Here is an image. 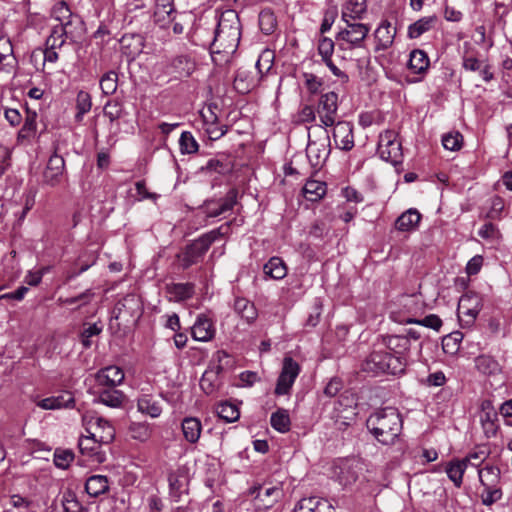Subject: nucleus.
Segmentation results:
<instances>
[{"mask_svg":"<svg viewBox=\"0 0 512 512\" xmlns=\"http://www.w3.org/2000/svg\"><path fill=\"white\" fill-rule=\"evenodd\" d=\"M118 311L117 317H124L126 315L130 317L139 318L142 315V303L140 298L135 294H127L123 297L116 306Z\"/></svg>","mask_w":512,"mask_h":512,"instance_id":"a878e982","label":"nucleus"},{"mask_svg":"<svg viewBox=\"0 0 512 512\" xmlns=\"http://www.w3.org/2000/svg\"><path fill=\"white\" fill-rule=\"evenodd\" d=\"M271 426L280 433H286L290 430L291 421L289 413L286 409H278L272 413L270 418Z\"/></svg>","mask_w":512,"mask_h":512,"instance_id":"37998d69","label":"nucleus"},{"mask_svg":"<svg viewBox=\"0 0 512 512\" xmlns=\"http://www.w3.org/2000/svg\"><path fill=\"white\" fill-rule=\"evenodd\" d=\"M37 117H38L37 112L26 106L24 123L17 135L18 141L30 142L31 140L37 138V131H38Z\"/></svg>","mask_w":512,"mask_h":512,"instance_id":"393cba45","label":"nucleus"},{"mask_svg":"<svg viewBox=\"0 0 512 512\" xmlns=\"http://www.w3.org/2000/svg\"><path fill=\"white\" fill-rule=\"evenodd\" d=\"M332 129L335 147L342 151H350L354 147L353 124L349 121H337Z\"/></svg>","mask_w":512,"mask_h":512,"instance_id":"2eb2a0df","label":"nucleus"},{"mask_svg":"<svg viewBox=\"0 0 512 512\" xmlns=\"http://www.w3.org/2000/svg\"><path fill=\"white\" fill-rule=\"evenodd\" d=\"M128 431L134 440L140 442L149 440L153 432L151 425L147 422H132L129 425Z\"/></svg>","mask_w":512,"mask_h":512,"instance_id":"a18cd8bd","label":"nucleus"},{"mask_svg":"<svg viewBox=\"0 0 512 512\" xmlns=\"http://www.w3.org/2000/svg\"><path fill=\"white\" fill-rule=\"evenodd\" d=\"M124 400V394L120 390L107 387L99 392L98 401L108 407H120Z\"/></svg>","mask_w":512,"mask_h":512,"instance_id":"a19ab883","label":"nucleus"},{"mask_svg":"<svg viewBox=\"0 0 512 512\" xmlns=\"http://www.w3.org/2000/svg\"><path fill=\"white\" fill-rule=\"evenodd\" d=\"M489 456V450L486 447H477L469 452L462 461H465L466 466L479 467Z\"/></svg>","mask_w":512,"mask_h":512,"instance_id":"13d9d810","label":"nucleus"},{"mask_svg":"<svg viewBox=\"0 0 512 512\" xmlns=\"http://www.w3.org/2000/svg\"><path fill=\"white\" fill-rule=\"evenodd\" d=\"M421 214L417 209L410 208L403 212L395 221V228L400 232H410L417 229Z\"/></svg>","mask_w":512,"mask_h":512,"instance_id":"2f4dec72","label":"nucleus"},{"mask_svg":"<svg viewBox=\"0 0 512 512\" xmlns=\"http://www.w3.org/2000/svg\"><path fill=\"white\" fill-rule=\"evenodd\" d=\"M373 437L382 445H393L403 429V420L394 407H385L373 412L366 420Z\"/></svg>","mask_w":512,"mask_h":512,"instance_id":"f257e3e1","label":"nucleus"},{"mask_svg":"<svg viewBox=\"0 0 512 512\" xmlns=\"http://www.w3.org/2000/svg\"><path fill=\"white\" fill-rule=\"evenodd\" d=\"M120 46L123 54L135 59L143 51L144 39L139 34H125L120 40Z\"/></svg>","mask_w":512,"mask_h":512,"instance_id":"c756f323","label":"nucleus"},{"mask_svg":"<svg viewBox=\"0 0 512 512\" xmlns=\"http://www.w3.org/2000/svg\"><path fill=\"white\" fill-rule=\"evenodd\" d=\"M165 289L169 300L174 302L188 300L195 294V285L191 282L170 283L166 285Z\"/></svg>","mask_w":512,"mask_h":512,"instance_id":"c85d7f7f","label":"nucleus"},{"mask_svg":"<svg viewBox=\"0 0 512 512\" xmlns=\"http://www.w3.org/2000/svg\"><path fill=\"white\" fill-rule=\"evenodd\" d=\"M479 481L484 488L497 486L500 481V469L496 466H485L478 470Z\"/></svg>","mask_w":512,"mask_h":512,"instance_id":"79ce46f5","label":"nucleus"},{"mask_svg":"<svg viewBox=\"0 0 512 512\" xmlns=\"http://www.w3.org/2000/svg\"><path fill=\"white\" fill-rule=\"evenodd\" d=\"M182 432L186 441L191 444H195L198 442L201 431L202 424L201 421L196 417H186L183 419L182 424Z\"/></svg>","mask_w":512,"mask_h":512,"instance_id":"c9c22d12","label":"nucleus"},{"mask_svg":"<svg viewBox=\"0 0 512 512\" xmlns=\"http://www.w3.org/2000/svg\"><path fill=\"white\" fill-rule=\"evenodd\" d=\"M502 497V491L497 486H492L491 488H484L481 494V500L483 505L491 506L495 502H497Z\"/></svg>","mask_w":512,"mask_h":512,"instance_id":"774afa93","label":"nucleus"},{"mask_svg":"<svg viewBox=\"0 0 512 512\" xmlns=\"http://www.w3.org/2000/svg\"><path fill=\"white\" fill-rule=\"evenodd\" d=\"M304 84L310 94H318L322 91L323 80L313 73H303Z\"/></svg>","mask_w":512,"mask_h":512,"instance_id":"69168bd1","label":"nucleus"},{"mask_svg":"<svg viewBox=\"0 0 512 512\" xmlns=\"http://www.w3.org/2000/svg\"><path fill=\"white\" fill-rule=\"evenodd\" d=\"M303 193L308 201H317L326 193V185L323 182L309 180L303 187Z\"/></svg>","mask_w":512,"mask_h":512,"instance_id":"c03bdc74","label":"nucleus"},{"mask_svg":"<svg viewBox=\"0 0 512 512\" xmlns=\"http://www.w3.org/2000/svg\"><path fill=\"white\" fill-rule=\"evenodd\" d=\"M101 443L92 435L81 436L78 447L83 455L93 458L97 462L104 461V454L99 451Z\"/></svg>","mask_w":512,"mask_h":512,"instance_id":"7c9ffc66","label":"nucleus"},{"mask_svg":"<svg viewBox=\"0 0 512 512\" xmlns=\"http://www.w3.org/2000/svg\"><path fill=\"white\" fill-rule=\"evenodd\" d=\"M241 25L238 14L234 10H226L218 20L212 48L213 52L233 53L239 45Z\"/></svg>","mask_w":512,"mask_h":512,"instance_id":"f03ea898","label":"nucleus"},{"mask_svg":"<svg viewBox=\"0 0 512 512\" xmlns=\"http://www.w3.org/2000/svg\"><path fill=\"white\" fill-rule=\"evenodd\" d=\"M92 107L91 95L86 91H79L76 97V109L75 120L81 122L85 114H87Z\"/></svg>","mask_w":512,"mask_h":512,"instance_id":"09e8293b","label":"nucleus"},{"mask_svg":"<svg viewBox=\"0 0 512 512\" xmlns=\"http://www.w3.org/2000/svg\"><path fill=\"white\" fill-rule=\"evenodd\" d=\"M480 422L483 431L488 438L496 435L498 431V414L490 401H484L482 403Z\"/></svg>","mask_w":512,"mask_h":512,"instance_id":"4be33fe9","label":"nucleus"},{"mask_svg":"<svg viewBox=\"0 0 512 512\" xmlns=\"http://www.w3.org/2000/svg\"><path fill=\"white\" fill-rule=\"evenodd\" d=\"M65 171V160L56 152L48 159L46 168L43 172V182L51 187L58 186L63 179Z\"/></svg>","mask_w":512,"mask_h":512,"instance_id":"dca6fc26","label":"nucleus"},{"mask_svg":"<svg viewBox=\"0 0 512 512\" xmlns=\"http://www.w3.org/2000/svg\"><path fill=\"white\" fill-rule=\"evenodd\" d=\"M109 490L108 478L104 475H92L85 483V491L91 497H98Z\"/></svg>","mask_w":512,"mask_h":512,"instance_id":"e433bc0d","label":"nucleus"},{"mask_svg":"<svg viewBox=\"0 0 512 512\" xmlns=\"http://www.w3.org/2000/svg\"><path fill=\"white\" fill-rule=\"evenodd\" d=\"M195 61L188 55H178L174 57L169 66V73L174 74L176 78L189 77L195 70Z\"/></svg>","mask_w":512,"mask_h":512,"instance_id":"bb28decb","label":"nucleus"},{"mask_svg":"<svg viewBox=\"0 0 512 512\" xmlns=\"http://www.w3.org/2000/svg\"><path fill=\"white\" fill-rule=\"evenodd\" d=\"M381 343L392 353V357H401L404 360L405 368L408 364V354L411 348L409 337L403 335H382Z\"/></svg>","mask_w":512,"mask_h":512,"instance_id":"f3484780","label":"nucleus"},{"mask_svg":"<svg viewBox=\"0 0 512 512\" xmlns=\"http://www.w3.org/2000/svg\"><path fill=\"white\" fill-rule=\"evenodd\" d=\"M235 312L247 323H253L258 317L254 303L244 297H237L234 301Z\"/></svg>","mask_w":512,"mask_h":512,"instance_id":"72a5a7b5","label":"nucleus"},{"mask_svg":"<svg viewBox=\"0 0 512 512\" xmlns=\"http://www.w3.org/2000/svg\"><path fill=\"white\" fill-rule=\"evenodd\" d=\"M362 369L373 374L399 375L405 372V363L401 357H392V353L374 350L363 362Z\"/></svg>","mask_w":512,"mask_h":512,"instance_id":"7ed1b4c3","label":"nucleus"},{"mask_svg":"<svg viewBox=\"0 0 512 512\" xmlns=\"http://www.w3.org/2000/svg\"><path fill=\"white\" fill-rule=\"evenodd\" d=\"M104 115L114 122L123 116V105L117 100H109L104 106Z\"/></svg>","mask_w":512,"mask_h":512,"instance_id":"0e129e2a","label":"nucleus"},{"mask_svg":"<svg viewBox=\"0 0 512 512\" xmlns=\"http://www.w3.org/2000/svg\"><path fill=\"white\" fill-rule=\"evenodd\" d=\"M238 191L230 189L224 198L220 199L217 203L219 206L218 212H210V217H218L225 212L232 210L237 203Z\"/></svg>","mask_w":512,"mask_h":512,"instance_id":"3c124183","label":"nucleus"},{"mask_svg":"<svg viewBox=\"0 0 512 512\" xmlns=\"http://www.w3.org/2000/svg\"><path fill=\"white\" fill-rule=\"evenodd\" d=\"M137 410L151 418H158L162 414L163 407L156 396L142 392L137 398Z\"/></svg>","mask_w":512,"mask_h":512,"instance_id":"412c9836","label":"nucleus"},{"mask_svg":"<svg viewBox=\"0 0 512 512\" xmlns=\"http://www.w3.org/2000/svg\"><path fill=\"white\" fill-rule=\"evenodd\" d=\"M263 272L271 279L281 280L287 275V267L282 258L275 256L263 266Z\"/></svg>","mask_w":512,"mask_h":512,"instance_id":"58836bf2","label":"nucleus"},{"mask_svg":"<svg viewBox=\"0 0 512 512\" xmlns=\"http://www.w3.org/2000/svg\"><path fill=\"white\" fill-rule=\"evenodd\" d=\"M124 378L125 374L123 370L114 365L104 367L95 374V379L98 385L110 388H115L122 384Z\"/></svg>","mask_w":512,"mask_h":512,"instance_id":"aec40b11","label":"nucleus"},{"mask_svg":"<svg viewBox=\"0 0 512 512\" xmlns=\"http://www.w3.org/2000/svg\"><path fill=\"white\" fill-rule=\"evenodd\" d=\"M75 458L74 452L70 449L57 448L54 451L53 462L57 468L67 469Z\"/></svg>","mask_w":512,"mask_h":512,"instance_id":"4d7b16f0","label":"nucleus"},{"mask_svg":"<svg viewBox=\"0 0 512 512\" xmlns=\"http://www.w3.org/2000/svg\"><path fill=\"white\" fill-rule=\"evenodd\" d=\"M367 10V0H346L343 5V17L350 15L357 16Z\"/></svg>","mask_w":512,"mask_h":512,"instance_id":"680f3d73","label":"nucleus"},{"mask_svg":"<svg viewBox=\"0 0 512 512\" xmlns=\"http://www.w3.org/2000/svg\"><path fill=\"white\" fill-rule=\"evenodd\" d=\"M466 468L467 466L465 461H462V459L452 460L445 467V472L447 473L448 478L457 488H460L462 485L463 475Z\"/></svg>","mask_w":512,"mask_h":512,"instance_id":"ea45409f","label":"nucleus"},{"mask_svg":"<svg viewBox=\"0 0 512 512\" xmlns=\"http://www.w3.org/2000/svg\"><path fill=\"white\" fill-rule=\"evenodd\" d=\"M61 503L64 512H82V504L79 502L76 493L71 489L63 492Z\"/></svg>","mask_w":512,"mask_h":512,"instance_id":"864d4df0","label":"nucleus"},{"mask_svg":"<svg viewBox=\"0 0 512 512\" xmlns=\"http://www.w3.org/2000/svg\"><path fill=\"white\" fill-rule=\"evenodd\" d=\"M217 414L219 418L223 419L227 423L235 422L240 417L238 406L228 401L218 405Z\"/></svg>","mask_w":512,"mask_h":512,"instance_id":"8fccbe9b","label":"nucleus"},{"mask_svg":"<svg viewBox=\"0 0 512 512\" xmlns=\"http://www.w3.org/2000/svg\"><path fill=\"white\" fill-rule=\"evenodd\" d=\"M219 235L220 233L218 230H212L188 244L183 251L176 255L179 266L183 270H186L192 265L198 263L206 254L210 246L217 240Z\"/></svg>","mask_w":512,"mask_h":512,"instance_id":"20e7f679","label":"nucleus"},{"mask_svg":"<svg viewBox=\"0 0 512 512\" xmlns=\"http://www.w3.org/2000/svg\"><path fill=\"white\" fill-rule=\"evenodd\" d=\"M397 30L388 20H382L376 30L374 31V38L376 41L375 50H387L393 43Z\"/></svg>","mask_w":512,"mask_h":512,"instance_id":"6ab92c4d","label":"nucleus"},{"mask_svg":"<svg viewBox=\"0 0 512 512\" xmlns=\"http://www.w3.org/2000/svg\"><path fill=\"white\" fill-rule=\"evenodd\" d=\"M316 112L320 120L319 127L327 131L328 127H332L337 121L338 114V94L334 91L321 94Z\"/></svg>","mask_w":512,"mask_h":512,"instance_id":"0eeeda50","label":"nucleus"},{"mask_svg":"<svg viewBox=\"0 0 512 512\" xmlns=\"http://www.w3.org/2000/svg\"><path fill=\"white\" fill-rule=\"evenodd\" d=\"M481 299L475 293H466L461 296L458 303V315L466 316L467 324H472L481 310Z\"/></svg>","mask_w":512,"mask_h":512,"instance_id":"a211bd4d","label":"nucleus"},{"mask_svg":"<svg viewBox=\"0 0 512 512\" xmlns=\"http://www.w3.org/2000/svg\"><path fill=\"white\" fill-rule=\"evenodd\" d=\"M363 14L364 13H360L357 16L350 15L344 18L343 12L341 13V18L346 23V26L338 33L337 40L347 43L348 48L362 47L370 31L368 25L355 22V20L361 18Z\"/></svg>","mask_w":512,"mask_h":512,"instance_id":"39448f33","label":"nucleus"},{"mask_svg":"<svg viewBox=\"0 0 512 512\" xmlns=\"http://www.w3.org/2000/svg\"><path fill=\"white\" fill-rule=\"evenodd\" d=\"M180 151L182 154L196 153L199 149V145L195 140L194 136L189 131L182 132L179 139Z\"/></svg>","mask_w":512,"mask_h":512,"instance_id":"052dcab7","label":"nucleus"},{"mask_svg":"<svg viewBox=\"0 0 512 512\" xmlns=\"http://www.w3.org/2000/svg\"><path fill=\"white\" fill-rule=\"evenodd\" d=\"M200 387L205 394H213L219 387L218 371L206 370L200 379Z\"/></svg>","mask_w":512,"mask_h":512,"instance_id":"49530a36","label":"nucleus"},{"mask_svg":"<svg viewBox=\"0 0 512 512\" xmlns=\"http://www.w3.org/2000/svg\"><path fill=\"white\" fill-rule=\"evenodd\" d=\"M170 494L179 499L181 494L185 491L186 478L177 472H171L168 476Z\"/></svg>","mask_w":512,"mask_h":512,"instance_id":"5fc2aeb1","label":"nucleus"},{"mask_svg":"<svg viewBox=\"0 0 512 512\" xmlns=\"http://www.w3.org/2000/svg\"><path fill=\"white\" fill-rule=\"evenodd\" d=\"M377 152L381 159L393 165L402 162V147L393 130H386L379 135Z\"/></svg>","mask_w":512,"mask_h":512,"instance_id":"423d86ee","label":"nucleus"},{"mask_svg":"<svg viewBox=\"0 0 512 512\" xmlns=\"http://www.w3.org/2000/svg\"><path fill=\"white\" fill-rule=\"evenodd\" d=\"M54 12L59 14L57 18L61 21V23L52 29L49 37L46 39V47L58 49L61 48L66 42V24L63 23L62 18L69 17L71 12L65 2H60L55 7Z\"/></svg>","mask_w":512,"mask_h":512,"instance_id":"ddd939ff","label":"nucleus"},{"mask_svg":"<svg viewBox=\"0 0 512 512\" xmlns=\"http://www.w3.org/2000/svg\"><path fill=\"white\" fill-rule=\"evenodd\" d=\"M249 494L254 497L255 506L258 509L268 510L282 498L283 490L277 485L270 487L258 485L251 487Z\"/></svg>","mask_w":512,"mask_h":512,"instance_id":"9b49d317","label":"nucleus"},{"mask_svg":"<svg viewBox=\"0 0 512 512\" xmlns=\"http://www.w3.org/2000/svg\"><path fill=\"white\" fill-rule=\"evenodd\" d=\"M443 147L450 151H457L462 147L463 136L459 132L447 133L442 137Z\"/></svg>","mask_w":512,"mask_h":512,"instance_id":"338daca9","label":"nucleus"},{"mask_svg":"<svg viewBox=\"0 0 512 512\" xmlns=\"http://www.w3.org/2000/svg\"><path fill=\"white\" fill-rule=\"evenodd\" d=\"M430 60L427 53L421 49H414L409 54L407 68L416 76L406 78L407 83L413 84L422 81L429 69Z\"/></svg>","mask_w":512,"mask_h":512,"instance_id":"4468645a","label":"nucleus"},{"mask_svg":"<svg viewBox=\"0 0 512 512\" xmlns=\"http://www.w3.org/2000/svg\"><path fill=\"white\" fill-rule=\"evenodd\" d=\"M436 23L437 17L435 15L422 17L408 26L407 36L410 39H417L433 29Z\"/></svg>","mask_w":512,"mask_h":512,"instance_id":"f704fd0d","label":"nucleus"},{"mask_svg":"<svg viewBox=\"0 0 512 512\" xmlns=\"http://www.w3.org/2000/svg\"><path fill=\"white\" fill-rule=\"evenodd\" d=\"M83 422L86 432L95 437L101 444H109L115 437V429L111 423L101 417L84 415Z\"/></svg>","mask_w":512,"mask_h":512,"instance_id":"1a4fd4ad","label":"nucleus"},{"mask_svg":"<svg viewBox=\"0 0 512 512\" xmlns=\"http://www.w3.org/2000/svg\"><path fill=\"white\" fill-rule=\"evenodd\" d=\"M477 369L484 374H493L499 369L498 363L490 356H479L475 360Z\"/></svg>","mask_w":512,"mask_h":512,"instance_id":"e2e57ef3","label":"nucleus"},{"mask_svg":"<svg viewBox=\"0 0 512 512\" xmlns=\"http://www.w3.org/2000/svg\"><path fill=\"white\" fill-rule=\"evenodd\" d=\"M333 510L326 499L312 496L300 499L293 512H334Z\"/></svg>","mask_w":512,"mask_h":512,"instance_id":"cd10ccee","label":"nucleus"},{"mask_svg":"<svg viewBox=\"0 0 512 512\" xmlns=\"http://www.w3.org/2000/svg\"><path fill=\"white\" fill-rule=\"evenodd\" d=\"M361 470L362 467L358 460L342 459L335 465L334 474L339 484L348 486L357 481Z\"/></svg>","mask_w":512,"mask_h":512,"instance_id":"f8f14e48","label":"nucleus"},{"mask_svg":"<svg viewBox=\"0 0 512 512\" xmlns=\"http://www.w3.org/2000/svg\"><path fill=\"white\" fill-rule=\"evenodd\" d=\"M299 373V364L293 358L285 357L281 373L277 379L275 394L278 396L289 394Z\"/></svg>","mask_w":512,"mask_h":512,"instance_id":"9d476101","label":"nucleus"},{"mask_svg":"<svg viewBox=\"0 0 512 512\" xmlns=\"http://www.w3.org/2000/svg\"><path fill=\"white\" fill-rule=\"evenodd\" d=\"M204 118H206L204 116ZM217 117L211 112V120L205 119V123L207 125L206 132L209 135L210 139L218 140L223 137L227 131L228 127L226 125L218 126L217 125Z\"/></svg>","mask_w":512,"mask_h":512,"instance_id":"bf43d9fd","label":"nucleus"},{"mask_svg":"<svg viewBox=\"0 0 512 512\" xmlns=\"http://www.w3.org/2000/svg\"><path fill=\"white\" fill-rule=\"evenodd\" d=\"M97 256L94 253H85L78 257V260L76 262V265H79L78 271L71 272L68 276V280H72L76 277H78L80 274L87 271L91 266H93L96 262Z\"/></svg>","mask_w":512,"mask_h":512,"instance_id":"6e6d98bb","label":"nucleus"},{"mask_svg":"<svg viewBox=\"0 0 512 512\" xmlns=\"http://www.w3.org/2000/svg\"><path fill=\"white\" fill-rule=\"evenodd\" d=\"M173 0H156L154 9V21L161 28H166L175 20L176 10Z\"/></svg>","mask_w":512,"mask_h":512,"instance_id":"b1692460","label":"nucleus"},{"mask_svg":"<svg viewBox=\"0 0 512 512\" xmlns=\"http://www.w3.org/2000/svg\"><path fill=\"white\" fill-rule=\"evenodd\" d=\"M0 69L11 72L17 66L13 45L9 38L0 37Z\"/></svg>","mask_w":512,"mask_h":512,"instance_id":"473e14b6","label":"nucleus"},{"mask_svg":"<svg viewBox=\"0 0 512 512\" xmlns=\"http://www.w3.org/2000/svg\"><path fill=\"white\" fill-rule=\"evenodd\" d=\"M325 137L319 140H309L306 155L310 165L319 170L327 161L331 153V141L327 131Z\"/></svg>","mask_w":512,"mask_h":512,"instance_id":"6e6552de","label":"nucleus"},{"mask_svg":"<svg viewBox=\"0 0 512 512\" xmlns=\"http://www.w3.org/2000/svg\"><path fill=\"white\" fill-rule=\"evenodd\" d=\"M191 335L195 341H210L215 335V328L211 319L204 314L198 315L191 327Z\"/></svg>","mask_w":512,"mask_h":512,"instance_id":"5701e85b","label":"nucleus"},{"mask_svg":"<svg viewBox=\"0 0 512 512\" xmlns=\"http://www.w3.org/2000/svg\"><path fill=\"white\" fill-rule=\"evenodd\" d=\"M392 319L400 324H417L435 331H439L442 327V320L435 314H430L423 319H418L417 317H403L397 319L395 316H393Z\"/></svg>","mask_w":512,"mask_h":512,"instance_id":"4c0bfd02","label":"nucleus"},{"mask_svg":"<svg viewBox=\"0 0 512 512\" xmlns=\"http://www.w3.org/2000/svg\"><path fill=\"white\" fill-rule=\"evenodd\" d=\"M259 27L265 35H270L274 32L277 26L276 16L271 9H263L258 17Z\"/></svg>","mask_w":512,"mask_h":512,"instance_id":"de8ad7c7","label":"nucleus"},{"mask_svg":"<svg viewBox=\"0 0 512 512\" xmlns=\"http://www.w3.org/2000/svg\"><path fill=\"white\" fill-rule=\"evenodd\" d=\"M118 87V74L114 70L106 72L100 78V88L103 94L112 95Z\"/></svg>","mask_w":512,"mask_h":512,"instance_id":"603ef678","label":"nucleus"}]
</instances>
